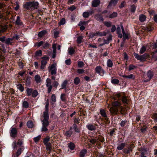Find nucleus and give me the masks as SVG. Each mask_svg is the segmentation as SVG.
<instances>
[{
  "label": "nucleus",
  "instance_id": "nucleus-47",
  "mask_svg": "<svg viewBox=\"0 0 157 157\" xmlns=\"http://www.w3.org/2000/svg\"><path fill=\"white\" fill-rule=\"evenodd\" d=\"M128 124V122L126 120L122 121L120 123L121 127H124Z\"/></svg>",
  "mask_w": 157,
  "mask_h": 157
},
{
  "label": "nucleus",
  "instance_id": "nucleus-19",
  "mask_svg": "<svg viewBox=\"0 0 157 157\" xmlns=\"http://www.w3.org/2000/svg\"><path fill=\"white\" fill-rule=\"evenodd\" d=\"M118 1V0H111L108 7L109 8V7L115 6L117 2Z\"/></svg>",
  "mask_w": 157,
  "mask_h": 157
},
{
  "label": "nucleus",
  "instance_id": "nucleus-35",
  "mask_svg": "<svg viewBox=\"0 0 157 157\" xmlns=\"http://www.w3.org/2000/svg\"><path fill=\"white\" fill-rule=\"evenodd\" d=\"M122 77L123 78L128 79L134 78V76L132 74H131L128 75H123L122 76Z\"/></svg>",
  "mask_w": 157,
  "mask_h": 157
},
{
  "label": "nucleus",
  "instance_id": "nucleus-46",
  "mask_svg": "<svg viewBox=\"0 0 157 157\" xmlns=\"http://www.w3.org/2000/svg\"><path fill=\"white\" fill-rule=\"evenodd\" d=\"M32 96L34 98L36 97L38 95V92L36 90H35L33 91L32 93Z\"/></svg>",
  "mask_w": 157,
  "mask_h": 157
},
{
  "label": "nucleus",
  "instance_id": "nucleus-59",
  "mask_svg": "<svg viewBox=\"0 0 157 157\" xmlns=\"http://www.w3.org/2000/svg\"><path fill=\"white\" fill-rule=\"evenodd\" d=\"M59 84V83L57 81H54L52 83V86L56 88L57 87Z\"/></svg>",
  "mask_w": 157,
  "mask_h": 157
},
{
  "label": "nucleus",
  "instance_id": "nucleus-2",
  "mask_svg": "<svg viewBox=\"0 0 157 157\" xmlns=\"http://www.w3.org/2000/svg\"><path fill=\"white\" fill-rule=\"evenodd\" d=\"M22 36L18 34H15L11 37H8L6 38L5 36L0 37V41L3 43H4L7 45H13L15 43L16 40H18Z\"/></svg>",
  "mask_w": 157,
  "mask_h": 157
},
{
  "label": "nucleus",
  "instance_id": "nucleus-37",
  "mask_svg": "<svg viewBox=\"0 0 157 157\" xmlns=\"http://www.w3.org/2000/svg\"><path fill=\"white\" fill-rule=\"evenodd\" d=\"M68 146L71 150H74L75 147V144L72 142H70L68 144Z\"/></svg>",
  "mask_w": 157,
  "mask_h": 157
},
{
  "label": "nucleus",
  "instance_id": "nucleus-20",
  "mask_svg": "<svg viewBox=\"0 0 157 157\" xmlns=\"http://www.w3.org/2000/svg\"><path fill=\"white\" fill-rule=\"evenodd\" d=\"M93 13V11L85 12L83 13L82 16L84 18H88L89 16L90 15L92 14Z\"/></svg>",
  "mask_w": 157,
  "mask_h": 157
},
{
  "label": "nucleus",
  "instance_id": "nucleus-52",
  "mask_svg": "<svg viewBox=\"0 0 157 157\" xmlns=\"http://www.w3.org/2000/svg\"><path fill=\"white\" fill-rule=\"evenodd\" d=\"M119 82V80L117 79L116 78L112 79L111 80V82L114 84H117Z\"/></svg>",
  "mask_w": 157,
  "mask_h": 157
},
{
  "label": "nucleus",
  "instance_id": "nucleus-18",
  "mask_svg": "<svg viewBox=\"0 0 157 157\" xmlns=\"http://www.w3.org/2000/svg\"><path fill=\"white\" fill-rule=\"evenodd\" d=\"M42 60L41 61V64L46 65L47 63V61L49 59V58L47 56H44L42 58Z\"/></svg>",
  "mask_w": 157,
  "mask_h": 157
},
{
  "label": "nucleus",
  "instance_id": "nucleus-33",
  "mask_svg": "<svg viewBox=\"0 0 157 157\" xmlns=\"http://www.w3.org/2000/svg\"><path fill=\"white\" fill-rule=\"evenodd\" d=\"M68 51L70 55H72L74 53L75 50L73 47H70L68 49Z\"/></svg>",
  "mask_w": 157,
  "mask_h": 157
},
{
  "label": "nucleus",
  "instance_id": "nucleus-16",
  "mask_svg": "<svg viewBox=\"0 0 157 157\" xmlns=\"http://www.w3.org/2000/svg\"><path fill=\"white\" fill-rule=\"evenodd\" d=\"M34 79L37 84L41 83L42 82V79L40 76L38 75H36L34 77Z\"/></svg>",
  "mask_w": 157,
  "mask_h": 157
},
{
  "label": "nucleus",
  "instance_id": "nucleus-5",
  "mask_svg": "<svg viewBox=\"0 0 157 157\" xmlns=\"http://www.w3.org/2000/svg\"><path fill=\"white\" fill-rule=\"evenodd\" d=\"M95 71L96 73L102 76H103L106 73L105 71L100 66L96 67L95 68Z\"/></svg>",
  "mask_w": 157,
  "mask_h": 157
},
{
  "label": "nucleus",
  "instance_id": "nucleus-28",
  "mask_svg": "<svg viewBox=\"0 0 157 157\" xmlns=\"http://www.w3.org/2000/svg\"><path fill=\"white\" fill-rule=\"evenodd\" d=\"M46 145V149L49 151V153L51 151L52 148L51 147V144L50 143H49L48 144H45Z\"/></svg>",
  "mask_w": 157,
  "mask_h": 157
},
{
  "label": "nucleus",
  "instance_id": "nucleus-23",
  "mask_svg": "<svg viewBox=\"0 0 157 157\" xmlns=\"http://www.w3.org/2000/svg\"><path fill=\"white\" fill-rule=\"evenodd\" d=\"M68 83V81L67 80H65L61 84V89H66V85Z\"/></svg>",
  "mask_w": 157,
  "mask_h": 157
},
{
  "label": "nucleus",
  "instance_id": "nucleus-22",
  "mask_svg": "<svg viewBox=\"0 0 157 157\" xmlns=\"http://www.w3.org/2000/svg\"><path fill=\"white\" fill-rule=\"evenodd\" d=\"M72 129V128L71 127L70 128V130L67 131L66 132L65 135L67 137H70L72 134V132L71 130Z\"/></svg>",
  "mask_w": 157,
  "mask_h": 157
},
{
  "label": "nucleus",
  "instance_id": "nucleus-15",
  "mask_svg": "<svg viewBox=\"0 0 157 157\" xmlns=\"http://www.w3.org/2000/svg\"><path fill=\"white\" fill-rule=\"evenodd\" d=\"M15 24L16 25L21 26L23 25V22L21 20L19 16H17Z\"/></svg>",
  "mask_w": 157,
  "mask_h": 157
},
{
  "label": "nucleus",
  "instance_id": "nucleus-41",
  "mask_svg": "<svg viewBox=\"0 0 157 157\" xmlns=\"http://www.w3.org/2000/svg\"><path fill=\"white\" fill-rule=\"evenodd\" d=\"M33 91V89L31 88H27L26 90L27 94L28 96H30L31 95Z\"/></svg>",
  "mask_w": 157,
  "mask_h": 157
},
{
  "label": "nucleus",
  "instance_id": "nucleus-45",
  "mask_svg": "<svg viewBox=\"0 0 157 157\" xmlns=\"http://www.w3.org/2000/svg\"><path fill=\"white\" fill-rule=\"evenodd\" d=\"M120 96L121 95L120 94H118L114 95L112 97V98L115 100H117Z\"/></svg>",
  "mask_w": 157,
  "mask_h": 157
},
{
  "label": "nucleus",
  "instance_id": "nucleus-10",
  "mask_svg": "<svg viewBox=\"0 0 157 157\" xmlns=\"http://www.w3.org/2000/svg\"><path fill=\"white\" fill-rule=\"evenodd\" d=\"M31 2H26L24 4L23 7L24 9L27 10H32L31 7Z\"/></svg>",
  "mask_w": 157,
  "mask_h": 157
},
{
  "label": "nucleus",
  "instance_id": "nucleus-49",
  "mask_svg": "<svg viewBox=\"0 0 157 157\" xmlns=\"http://www.w3.org/2000/svg\"><path fill=\"white\" fill-rule=\"evenodd\" d=\"M66 20L64 18H62L59 21V25H63L65 23Z\"/></svg>",
  "mask_w": 157,
  "mask_h": 157
},
{
  "label": "nucleus",
  "instance_id": "nucleus-61",
  "mask_svg": "<svg viewBox=\"0 0 157 157\" xmlns=\"http://www.w3.org/2000/svg\"><path fill=\"white\" fill-rule=\"evenodd\" d=\"M41 138V136L39 135L38 136L35 137L33 138V140L35 142H37Z\"/></svg>",
  "mask_w": 157,
  "mask_h": 157
},
{
  "label": "nucleus",
  "instance_id": "nucleus-64",
  "mask_svg": "<svg viewBox=\"0 0 157 157\" xmlns=\"http://www.w3.org/2000/svg\"><path fill=\"white\" fill-rule=\"evenodd\" d=\"M51 99L52 101L53 102H55L56 101V97L54 94H52V95Z\"/></svg>",
  "mask_w": 157,
  "mask_h": 157
},
{
  "label": "nucleus",
  "instance_id": "nucleus-25",
  "mask_svg": "<svg viewBox=\"0 0 157 157\" xmlns=\"http://www.w3.org/2000/svg\"><path fill=\"white\" fill-rule=\"evenodd\" d=\"M47 32L46 30H42L39 32L38 34V36L39 37H41L44 36L46 33Z\"/></svg>",
  "mask_w": 157,
  "mask_h": 157
},
{
  "label": "nucleus",
  "instance_id": "nucleus-7",
  "mask_svg": "<svg viewBox=\"0 0 157 157\" xmlns=\"http://www.w3.org/2000/svg\"><path fill=\"white\" fill-rule=\"evenodd\" d=\"M17 129L16 128L12 127L11 128L10 132V136L13 138H15L17 136Z\"/></svg>",
  "mask_w": 157,
  "mask_h": 157
},
{
  "label": "nucleus",
  "instance_id": "nucleus-32",
  "mask_svg": "<svg viewBox=\"0 0 157 157\" xmlns=\"http://www.w3.org/2000/svg\"><path fill=\"white\" fill-rule=\"evenodd\" d=\"M125 143H121L117 147V149L119 150H121L125 146Z\"/></svg>",
  "mask_w": 157,
  "mask_h": 157
},
{
  "label": "nucleus",
  "instance_id": "nucleus-39",
  "mask_svg": "<svg viewBox=\"0 0 157 157\" xmlns=\"http://www.w3.org/2000/svg\"><path fill=\"white\" fill-rule=\"evenodd\" d=\"M7 27L6 26L0 25V32H3L6 31Z\"/></svg>",
  "mask_w": 157,
  "mask_h": 157
},
{
  "label": "nucleus",
  "instance_id": "nucleus-43",
  "mask_svg": "<svg viewBox=\"0 0 157 157\" xmlns=\"http://www.w3.org/2000/svg\"><path fill=\"white\" fill-rule=\"evenodd\" d=\"M134 147V146L133 144H132L130 146H129L128 147V150L129 152V154L132 151V149Z\"/></svg>",
  "mask_w": 157,
  "mask_h": 157
},
{
  "label": "nucleus",
  "instance_id": "nucleus-40",
  "mask_svg": "<svg viewBox=\"0 0 157 157\" xmlns=\"http://www.w3.org/2000/svg\"><path fill=\"white\" fill-rule=\"evenodd\" d=\"M74 83L76 85H78L80 83V79L78 77H77L74 78Z\"/></svg>",
  "mask_w": 157,
  "mask_h": 157
},
{
  "label": "nucleus",
  "instance_id": "nucleus-50",
  "mask_svg": "<svg viewBox=\"0 0 157 157\" xmlns=\"http://www.w3.org/2000/svg\"><path fill=\"white\" fill-rule=\"evenodd\" d=\"M136 7L134 5H132L131 6L130 11L131 12L134 13L136 10Z\"/></svg>",
  "mask_w": 157,
  "mask_h": 157
},
{
  "label": "nucleus",
  "instance_id": "nucleus-9",
  "mask_svg": "<svg viewBox=\"0 0 157 157\" xmlns=\"http://www.w3.org/2000/svg\"><path fill=\"white\" fill-rule=\"evenodd\" d=\"M49 71H50L51 74L56 75V74L57 69L56 67V65L54 64H52L50 68L48 69Z\"/></svg>",
  "mask_w": 157,
  "mask_h": 157
},
{
  "label": "nucleus",
  "instance_id": "nucleus-12",
  "mask_svg": "<svg viewBox=\"0 0 157 157\" xmlns=\"http://www.w3.org/2000/svg\"><path fill=\"white\" fill-rule=\"evenodd\" d=\"M31 7L32 10L37 9L39 7V3L37 2H31Z\"/></svg>",
  "mask_w": 157,
  "mask_h": 157
},
{
  "label": "nucleus",
  "instance_id": "nucleus-13",
  "mask_svg": "<svg viewBox=\"0 0 157 157\" xmlns=\"http://www.w3.org/2000/svg\"><path fill=\"white\" fill-rule=\"evenodd\" d=\"M94 18L97 21L101 22H102L104 19L102 15L101 14H97L94 16Z\"/></svg>",
  "mask_w": 157,
  "mask_h": 157
},
{
  "label": "nucleus",
  "instance_id": "nucleus-3",
  "mask_svg": "<svg viewBox=\"0 0 157 157\" xmlns=\"http://www.w3.org/2000/svg\"><path fill=\"white\" fill-rule=\"evenodd\" d=\"M121 105V103L117 101L112 102V107L109 109L110 113L113 115H117L119 113V108Z\"/></svg>",
  "mask_w": 157,
  "mask_h": 157
},
{
  "label": "nucleus",
  "instance_id": "nucleus-8",
  "mask_svg": "<svg viewBox=\"0 0 157 157\" xmlns=\"http://www.w3.org/2000/svg\"><path fill=\"white\" fill-rule=\"evenodd\" d=\"M100 114L104 118V120L107 122L109 121V119L107 117L105 110L103 109H100Z\"/></svg>",
  "mask_w": 157,
  "mask_h": 157
},
{
  "label": "nucleus",
  "instance_id": "nucleus-57",
  "mask_svg": "<svg viewBox=\"0 0 157 157\" xmlns=\"http://www.w3.org/2000/svg\"><path fill=\"white\" fill-rule=\"evenodd\" d=\"M84 64L82 61H79L78 63V66L79 68H81L84 66Z\"/></svg>",
  "mask_w": 157,
  "mask_h": 157
},
{
  "label": "nucleus",
  "instance_id": "nucleus-48",
  "mask_svg": "<svg viewBox=\"0 0 157 157\" xmlns=\"http://www.w3.org/2000/svg\"><path fill=\"white\" fill-rule=\"evenodd\" d=\"M117 14L116 12H113L112 14H110L109 16V17L111 18H112L114 17H116L117 16Z\"/></svg>",
  "mask_w": 157,
  "mask_h": 157
},
{
  "label": "nucleus",
  "instance_id": "nucleus-38",
  "mask_svg": "<svg viewBox=\"0 0 157 157\" xmlns=\"http://www.w3.org/2000/svg\"><path fill=\"white\" fill-rule=\"evenodd\" d=\"M17 88L18 89H19L21 92H23V91L24 88V87L22 86V85L21 84H18L17 85Z\"/></svg>",
  "mask_w": 157,
  "mask_h": 157
},
{
  "label": "nucleus",
  "instance_id": "nucleus-6",
  "mask_svg": "<svg viewBox=\"0 0 157 157\" xmlns=\"http://www.w3.org/2000/svg\"><path fill=\"white\" fill-rule=\"evenodd\" d=\"M46 86L47 87L48 92L49 93L52 88V86L51 85V80L50 78H48L46 80Z\"/></svg>",
  "mask_w": 157,
  "mask_h": 157
},
{
  "label": "nucleus",
  "instance_id": "nucleus-31",
  "mask_svg": "<svg viewBox=\"0 0 157 157\" xmlns=\"http://www.w3.org/2000/svg\"><path fill=\"white\" fill-rule=\"evenodd\" d=\"M72 126L75 132H80V129L78 128L77 125L75 124H74Z\"/></svg>",
  "mask_w": 157,
  "mask_h": 157
},
{
  "label": "nucleus",
  "instance_id": "nucleus-63",
  "mask_svg": "<svg viewBox=\"0 0 157 157\" xmlns=\"http://www.w3.org/2000/svg\"><path fill=\"white\" fill-rule=\"evenodd\" d=\"M15 5H16V7H14V10L16 11H17L19 8V2H16Z\"/></svg>",
  "mask_w": 157,
  "mask_h": 157
},
{
  "label": "nucleus",
  "instance_id": "nucleus-54",
  "mask_svg": "<svg viewBox=\"0 0 157 157\" xmlns=\"http://www.w3.org/2000/svg\"><path fill=\"white\" fill-rule=\"evenodd\" d=\"M49 45L50 44L48 42H46L45 43L44 42V43L43 44V48L44 49L48 48Z\"/></svg>",
  "mask_w": 157,
  "mask_h": 157
},
{
  "label": "nucleus",
  "instance_id": "nucleus-29",
  "mask_svg": "<svg viewBox=\"0 0 157 157\" xmlns=\"http://www.w3.org/2000/svg\"><path fill=\"white\" fill-rule=\"evenodd\" d=\"M146 18V16L144 14H141L139 16V20L141 22L144 21L145 20Z\"/></svg>",
  "mask_w": 157,
  "mask_h": 157
},
{
  "label": "nucleus",
  "instance_id": "nucleus-62",
  "mask_svg": "<svg viewBox=\"0 0 157 157\" xmlns=\"http://www.w3.org/2000/svg\"><path fill=\"white\" fill-rule=\"evenodd\" d=\"M88 24L87 21H80L78 25L81 26L84 25H86Z\"/></svg>",
  "mask_w": 157,
  "mask_h": 157
},
{
  "label": "nucleus",
  "instance_id": "nucleus-34",
  "mask_svg": "<svg viewBox=\"0 0 157 157\" xmlns=\"http://www.w3.org/2000/svg\"><path fill=\"white\" fill-rule=\"evenodd\" d=\"M27 125L29 128H32L33 126V123L32 121H29L27 123Z\"/></svg>",
  "mask_w": 157,
  "mask_h": 157
},
{
  "label": "nucleus",
  "instance_id": "nucleus-58",
  "mask_svg": "<svg viewBox=\"0 0 157 157\" xmlns=\"http://www.w3.org/2000/svg\"><path fill=\"white\" fill-rule=\"evenodd\" d=\"M83 39L82 36H79L77 37V41L78 44H80L82 42V40Z\"/></svg>",
  "mask_w": 157,
  "mask_h": 157
},
{
  "label": "nucleus",
  "instance_id": "nucleus-56",
  "mask_svg": "<svg viewBox=\"0 0 157 157\" xmlns=\"http://www.w3.org/2000/svg\"><path fill=\"white\" fill-rule=\"evenodd\" d=\"M152 118L155 122H157V113H154L152 116Z\"/></svg>",
  "mask_w": 157,
  "mask_h": 157
},
{
  "label": "nucleus",
  "instance_id": "nucleus-27",
  "mask_svg": "<svg viewBox=\"0 0 157 157\" xmlns=\"http://www.w3.org/2000/svg\"><path fill=\"white\" fill-rule=\"evenodd\" d=\"M96 36H105L106 34V32H97L95 33Z\"/></svg>",
  "mask_w": 157,
  "mask_h": 157
},
{
  "label": "nucleus",
  "instance_id": "nucleus-17",
  "mask_svg": "<svg viewBox=\"0 0 157 157\" xmlns=\"http://www.w3.org/2000/svg\"><path fill=\"white\" fill-rule=\"evenodd\" d=\"M86 127L90 131L95 130L96 129V126L92 124H89L87 125Z\"/></svg>",
  "mask_w": 157,
  "mask_h": 157
},
{
  "label": "nucleus",
  "instance_id": "nucleus-21",
  "mask_svg": "<svg viewBox=\"0 0 157 157\" xmlns=\"http://www.w3.org/2000/svg\"><path fill=\"white\" fill-rule=\"evenodd\" d=\"M107 67H112L113 66V61L110 59H108L106 62Z\"/></svg>",
  "mask_w": 157,
  "mask_h": 157
},
{
  "label": "nucleus",
  "instance_id": "nucleus-1",
  "mask_svg": "<svg viewBox=\"0 0 157 157\" xmlns=\"http://www.w3.org/2000/svg\"><path fill=\"white\" fill-rule=\"evenodd\" d=\"M49 102L47 101L45 105V111L43 112L42 117L43 119L41 121L42 122V127L41 128L42 132H46L48 131L47 127L49 124V115L48 114Z\"/></svg>",
  "mask_w": 157,
  "mask_h": 157
},
{
  "label": "nucleus",
  "instance_id": "nucleus-55",
  "mask_svg": "<svg viewBox=\"0 0 157 157\" xmlns=\"http://www.w3.org/2000/svg\"><path fill=\"white\" fill-rule=\"evenodd\" d=\"M122 101L124 103H127V98L126 96H124L122 97Z\"/></svg>",
  "mask_w": 157,
  "mask_h": 157
},
{
  "label": "nucleus",
  "instance_id": "nucleus-24",
  "mask_svg": "<svg viewBox=\"0 0 157 157\" xmlns=\"http://www.w3.org/2000/svg\"><path fill=\"white\" fill-rule=\"evenodd\" d=\"M153 73L152 71H149L147 73V77L149 78V80H150L153 76Z\"/></svg>",
  "mask_w": 157,
  "mask_h": 157
},
{
  "label": "nucleus",
  "instance_id": "nucleus-36",
  "mask_svg": "<svg viewBox=\"0 0 157 157\" xmlns=\"http://www.w3.org/2000/svg\"><path fill=\"white\" fill-rule=\"evenodd\" d=\"M22 106L25 108H28L29 107V105L27 101H24L23 102Z\"/></svg>",
  "mask_w": 157,
  "mask_h": 157
},
{
  "label": "nucleus",
  "instance_id": "nucleus-26",
  "mask_svg": "<svg viewBox=\"0 0 157 157\" xmlns=\"http://www.w3.org/2000/svg\"><path fill=\"white\" fill-rule=\"evenodd\" d=\"M22 149L21 148H19L16 152V154H14V157H18V156L21 154ZM13 155H14L13 154Z\"/></svg>",
  "mask_w": 157,
  "mask_h": 157
},
{
  "label": "nucleus",
  "instance_id": "nucleus-14",
  "mask_svg": "<svg viewBox=\"0 0 157 157\" xmlns=\"http://www.w3.org/2000/svg\"><path fill=\"white\" fill-rule=\"evenodd\" d=\"M100 0H93L92 2V6L93 7L98 6L100 4Z\"/></svg>",
  "mask_w": 157,
  "mask_h": 157
},
{
  "label": "nucleus",
  "instance_id": "nucleus-30",
  "mask_svg": "<svg viewBox=\"0 0 157 157\" xmlns=\"http://www.w3.org/2000/svg\"><path fill=\"white\" fill-rule=\"evenodd\" d=\"M87 152L86 149H83L80 152L79 154V156L80 157H85V155Z\"/></svg>",
  "mask_w": 157,
  "mask_h": 157
},
{
  "label": "nucleus",
  "instance_id": "nucleus-4",
  "mask_svg": "<svg viewBox=\"0 0 157 157\" xmlns=\"http://www.w3.org/2000/svg\"><path fill=\"white\" fill-rule=\"evenodd\" d=\"M133 55L136 59L141 61H145L146 59L149 57V55L146 53H144L142 55L139 56L138 54L134 53Z\"/></svg>",
  "mask_w": 157,
  "mask_h": 157
},
{
  "label": "nucleus",
  "instance_id": "nucleus-44",
  "mask_svg": "<svg viewBox=\"0 0 157 157\" xmlns=\"http://www.w3.org/2000/svg\"><path fill=\"white\" fill-rule=\"evenodd\" d=\"M146 48L144 46H143L142 48H141L140 51V52L141 54H142L144 53L145 51H146Z\"/></svg>",
  "mask_w": 157,
  "mask_h": 157
},
{
  "label": "nucleus",
  "instance_id": "nucleus-42",
  "mask_svg": "<svg viewBox=\"0 0 157 157\" xmlns=\"http://www.w3.org/2000/svg\"><path fill=\"white\" fill-rule=\"evenodd\" d=\"M35 56H42V51L41 50L36 51L35 53Z\"/></svg>",
  "mask_w": 157,
  "mask_h": 157
},
{
  "label": "nucleus",
  "instance_id": "nucleus-53",
  "mask_svg": "<svg viewBox=\"0 0 157 157\" xmlns=\"http://www.w3.org/2000/svg\"><path fill=\"white\" fill-rule=\"evenodd\" d=\"M66 95L64 94H62L60 96V99L61 100L63 101H66V98H65Z\"/></svg>",
  "mask_w": 157,
  "mask_h": 157
},
{
  "label": "nucleus",
  "instance_id": "nucleus-11",
  "mask_svg": "<svg viewBox=\"0 0 157 157\" xmlns=\"http://www.w3.org/2000/svg\"><path fill=\"white\" fill-rule=\"evenodd\" d=\"M22 144V141L19 139L18 140L17 142H16V141H15L13 142V147L14 149H15L17 148V145H18L19 146H21Z\"/></svg>",
  "mask_w": 157,
  "mask_h": 157
},
{
  "label": "nucleus",
  "instance_id": "nucleus-51",
  "mask_svg": "<svg viewBox=\"0 0 157 157\" xmlns=\"http://www.w3.org/2000/svg\"><path fill=\"white\" fill-rule=\"evenodd\" d=\"M50 139L49 136H47L44 139L43 143L44 145L48 144V142L49 141Z\"/></svg>",
  "mask_w": 157,
  "mask_h": 157
},
{
  "label": "nucleus",
  "instance_id": "nucleus-60",
  "mask_svg": "<svg viewBox=\"0 0 157 157\" xmlns=\"http://www.w3.org/2000/svg\"><path fill=\"white\" fill-rule=\"evenodd\" d=\"M153 28L151 27V25H148L147 26L145 29L147 31H152L153 29Z\"/></svg>",
  "mask_w": 157,
  "mask_h": 157
}]
</instances>
